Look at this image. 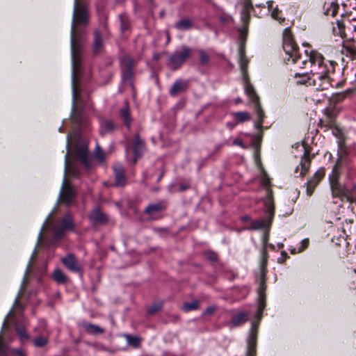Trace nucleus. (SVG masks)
Instances as JSON below:
<instances>
[{
  "mask_svg": "<svg viewBox=\"0 0 356 356\" xmlns=\"http://www.w3.org/2000/svg\"><path fill=\"white\" fill-rule=\"evenodd\" d=\"M88 23V19L83 9L73 13L71 26V54H72V121L81 125L83 122L82 112L76 111L75 103L79 101L80 95L78 92L77 82L79 80L81 72V61L83 57V47L79 40L78 26H86Z\"/></svg>",
  "mask_w": 356,
  "mask_h": 356,
  "instance_id": "obj_1",
  "label": "nucleus"
},
{
  "mask_svg": "<svg viewBox=\"0 0 356 356\" xmlns=\"http://www.w3.org/2000/svg\"><path fill=\"white\" fill-rule=\"evenodd\" d=\"M308 59L311 63V74L314 76V81L318 79L321 85L318 86L319 90H327L330 86H334V81L330 77V74L335 70L337 62L325 60L321 54L316 50H305Z\"/></svg>",
  "mask_w": 356,
  "mask_h": 356,
  "instance_id": "obj_2",
  "label": "nucleus"
},
{
  "mask_svg": "<svg viewBox=\"0 0 356 356\" xmlns=\"http://www.w3.org/2000/svg\"><path fill=\"white\" fill-rule=\"evenodd\" d=\"M65 159V177L60 188L59 199L66 205H70L73 202V200L76 196V191L67 182L65 175L69 173L72 177H78L79 172L74 165L69 164L68 153L66 154Z\"/></svg>",
  "mask_w": 356,
  "mask_h": 356,
  "instance_id": "obj_3",
  "label": "nucleus"
},
{
  "mask_svg": "<svg viewBox=\"0 0 356 356\" xmlns=\"http://www.w3.org/2000/svg\"><path fill=\"white\" fill-rule=\"evenodd\" d=\"M339 172L338 171L337 164L334 165L332 173L329 175V182L332 195L334 197H339L341 200H346L350 202V188H347L339 181Z\"/></svg>",
  "mask_w": 356,
  "mask_h": 356,
  "instance_id": "obj_4",
  "label": "nucleus"
},
{
  "mask_svg": "<svg viewBox=\"0 0 356 356\" xmlns=\"http://www.w3.org/2000/svg\"><path fill=\"white\" fill-rule=\"evenodd\" d=\"M191 49L184 45L181 46L168 57L167 66L173 71L179 69L191 56Z\"/></svg>",
  "mask_w": 356,
  "mask_h": 356,
  "instance_id": "obj_5",
  "label": "nucleus"
},
{
  "mask_svg": "<svg viewBox=\"0 0 356 356\" xmlns=\"http://www.w3.org/2000/svg\"><path fill=\"white\" fill-rule=\"evenodd\" d=\"M244 86L246 95L249 97L251 102L255 104V111L258 118V120L255 122V127L257 129H260L262 127L263 120L265 115L261 107V105L259 103V97L254 90V87L249 82L247 76L244 77Z\"/></svg>",
  "mask_w": 356,
  "mask_h": 356,
  "instance_id": "obj_6",
  "label": "nucleus"
},
{
  "mask_svg": "<svg viewBox=\"0 0 356 356\" xmlns=\"http://www.w3.org/2000/svg\"><path fill=\"white\" fill-rule=\"evenodd\" d=\"M282 47L286 54L291 58L293 63H296L300 58V53L289 28H286L284 30Z\"/></svg>",
  "mask_w": 356,
  "mask_h": 356,
  "instance_id": "obj_7",
  "label": "nucleus"
},
{
  "mask_svg": "<svg viewBox=\"0 0 356 356\" xmlns=\"http://www.w3.org/2000/svg\"><path fill=\"white\" fill-rule=\"evenodd\" d=\"M74 225L72 217L69 214L65 215L60 221V225L54 226V239L58 240L61 238L65 231H73Z\"/></svg>",
  "mask_w": 356,
  "mask_h": 356,
  "instance_id": "obj_8",
  "label": "nucleus"
},
{
  "mask_svg": "<svg viewBox=\"0 0 356 356\" xmlns=\"http://www.w3.org/2000/svg\"><path fill=\"white\" fill-rule=\"evenodd\" d=\"M122 77L124 81H130L134 75L133 69L135 60L129 56H124L120 59Z\"/></svg>",
  "mask_w": 356,
  "mask_h": 356,
  "instance_id": "obj_9",
  "label": "nucleus"
},
{
  "mask_svg": "<svg viewBox=\"0 0 356 356\" xmlns=\"http://www.w3.org/2000/svg\"><path fill=\"white\" fill-rule=\"evenodd\" d=\"M257 326L252 323L250 330L249 336L247 339L246 356H256L257 355Z\"/></svg>",
  "mask_w": 356,
  "mask_h": 356,
  "instance_id": "obj_10",
  "label": "nucleus"
},
{
  "mask_svg": "<svg viewBox=\"0 0 356 356\" xmlns=\"http://www.w3.org/2000/svg\"><path fill=\"white\" fill-rule=\"evenodd\" d=\"M63 264L70 271L74 273H82V266L72 254H67L61 259Z\"/></svg>",
  "mask_w": 356,
  "mask_h": 356,
  "instance_id": "obj_11",
  "label": "nucleus"
},
{
  "mask_svg": "<svg viewBox=\"0 0 356 356\" xmlns=\"http://www.w3.org/2000/svg\"><path fill=\"white\" fill-rule=\"evenodd\" d=\"M39 326L44 331V335L39 336L33 340V344L37 348H42L45 346L49 342V332L47 329V323L44 321L41 320L39 321Z\"/></svg>",
  "mask_w": 356,
  "mask_h": 356,
  "instance_id": "obj_12",
  "label": "nucleus"
},
{
  "mask_svg": "<svg viewBox=\"0 0 356 356\" xmlns=\"http://www.w3.org/2000/svg\"><path fill=\"white\" fill-rule=\"evenodd\" d=\"M265 291H266V284H265V280L264 275L262 276L259 287L258 289V294H259V308L257 314V316L259 318H261V314L263 312V310L266 307V302H265Z\"/></svg>",
  "mask_w": 356,
  "mask_h": 356,
  "instance_id": "obj_13",
  "label": "nucleus"
},
{
  "mask_svg": "<svg viewBox=\"0 0 356 356\" xmlns=\"http://www.w3.org/2000/svg\"><path fill=\"white\" fill-rule=\"evenodd\" d=\"M311 165V159L309 158V153L305 152L301 157L300 164L296 168L295 172L298 173L300 170V176H305L309 170Z\"/></svg>",
  "mask_w": 356,
  "mask_h": 356,
  "instance_id": "obj_14",
  "label": "nucleus"
},
{
  "mask_svg": "<svg viewBox=\"0 0 356 356\" xmlns=\"http://www.w3.org/2000/svg\"><path fill=\"white\" fill-rule=\"evenodd\" d=\"M295 77H298L299 79L297 81L298 83L300 84H306L307 86H313L316 87V90L318 89V86L321 85V81L318 79H316L314 81V76H313L311 73H305V74H296Z\"/></svg>",
  "mask_w": 356,
  "mask_h": 356,
  "instance_id": "obj_15",
  "label": "nucleus"
},
{
  "mask_svg": "<svg viewBox=\"0 0 356 356\" xmlns=\"http://www.w3.org/2000/svg\"><path fill=\"white\" fill-rule=\"evenodd\" d=\"M264 202L267 216L268 218H273L275 213V207L273 197V191L270 188H267L266 196Z\"/></svg>",
  "mask_w": 356,
  "mask_h": 356,
  "instance_id": "obj_16",
  "label": "nucleus"
},
{
  "mask_svg": "<svg viewBox=\"0 0 356 356\" xmlns=\"http://www.w3.org/2000/svg\"><path fill=\"white\" fill-rule=\"evenodd\" d=\"M166 205L164 202L160 201L156 203L149 204L145 209V213L150 216L152 219H156L154 217L161 211L164 210Z\"/></svg>",
  "mask_w": 356,
  "mask_h": 356,
  "instance_id": "obj_17",
  "label": "nucleus"
},
{
  "mask_svg": "<svg viewBox=\"0 0 356 356\" xmlns=\"http://www.w3.org/2000/svg\"><path fill=\"white\" fill-rule=\"evenodd\" d=\"M90 221L95 225H103L108 221L107 216L98 208L93 209L89 215Z\"/></svg>",
  "mask_w": 356,
  "mask_h": 356,
  "instance_id": "obj_18",
  "label": "nucleus"
},
{
  "mask_svg": "<svg viewBox=\"0 0 356 356\" xmlns=\"http://www.w3.org/2000/svg\"><path fill=\"white\" fill-rule=\"evenodd\" d=\"M76 156L81 161L84 167L88 170L91 166V161L88 156V152L86 147H82L76 149Z\"/></svg>",
  "mask_w": 356,
  "mask_h": 356,
  "instance_id": "obj_19",
  "label": "nucleus"
},
{
  "mask_svg": "<svg viewBox=\"0 0 356 356\" xmlns=\"http://www.w3.org/2000/svg\"><path fill=\"white\" fill-rule=\"evenodd\" d=\"M188 87V82L181 79L177 80L170 90V95L176 97L180 92H184Z\"/></svg>",
  "mask_w": 356,
  "mask_h": 356,
  "instance_id": "obj_20",
  "label": "nucleus"
},
{
  "mask_svg": "<svg viewBox=\"0 0 356 356\" xmlns=\"http://www.w3.org/2000/svg\"><path fill=\"white\" fill-rule=\"evenodd\" d=\"M115 183L117 186H124L126 184L124 168L122 165L116 164L113 167Z\"/></svg>",
  "mask_w": 356,
  "mask_h": 356,
  "instance_id": "obj_21",
  "label": "nucleus"
},
{
  "mask_svg": "<svg viewBox=\"0 0 356 356\" xmlns=\"http://www.w3.org/2000/svg\"><path fill=\"white\" fill-rule=\"evenodd\" d=\"M144 148L145 146L143 140L140 138L138 134H136L133 143L134 162H136V160L140 156L144 150Z\"/></svg>",
  "mask_w": 356,
  "mask_h": 356,
  "instance_id": "obj_22",
  "label": "nucleus"
},
{
  "mask_svg": "<svg viewBox=\"0 0 356 356\" xmlns=\"http://www.w3.org/2000/svg\"><path fill=\"white\" fill-rule=\"evenodd\" d=\"M92 48L93 52L95 54L102 52L104 48V42L102 35L98 29H96L94 32V42Z\"/></svg>",
  "mask_w": 356,
  "mask_h": 356,
  "instance_id": "obj_23",
  "label": "nucleus"
},
{
  "mask_svg": "<svg viewBox=\"0 0 356 356\" xmlns=\"http://www.w3.org/2000/svg\"><path fill=\"white\" fill-rule=\"evenodd\" d=\"M120 115L123 120L124 125L128 129H130L132 123V118L130 115L129 108L126 103L123 107L120 109Z\"/></svg>",
  "mask_w": 356,
  "mask_h": 356,
  "instance_id": "obj_24",
  "label": "nucleus"
},
{
  "mask_svg": "<svg viewBox=\"0 0 356 356\" xmlns=\"http://www.w3.org/2000/svg\"><path fill=\"white\" fill-rule=\"evenodd\" d=\"M273 218H268L267 216L266 218H261L257 220H254L251 222V226L248 227V229L256 230V229H261L266 227H268L272 221Z\"/></svg>",
  "mask_w": 356,
  "mask_h": 356,
  "instance_id": "obj_25",
  "label": "nucleus"
},
{
  "mask_svg": "<svg viewBox=\"0 0 356 356\" xmlns=\"http://www.w3.org/2000/svg\"><path fill=\"white\" fill-rule=\"evenodd\" d=\"M81 325L85 330L90 334H101L104 332V329L102 328L99 325H94L86 321H83L81 323Z\"/></svg>",
  "mask_w": 356,
  "mask_h": 356,
  "instance_id": "obj_26",
  "label": "nucleus"
},
{
  "mask_svg": "<svg viewBox=\"0 0 356 356\" xmlns=\"http://www.w3.org/2000/svg\"><path fill=\"white\" fill-rule=\"evenodd\" d=\"M239 54V65L241 67V70L243 74V76H247V68L248 65V60L245 55V49L243 46H241L238 49Z\"/></svg>",
  "mask_w": 356,
  "mask_h": 356,
  "instance_id": "obj_27",
  "label": "nucleus"
},
{
  "mask_svg": "<svg viewBox=\"0 0 356 356\" xmlns=\"http://www.w3.org/2000/svg\"><path fill=\"white\" fill-rule=\"evenodd\" d=\"M193 25L194 23L193 20L191 18L186 17L178 21L175 24V27L179 31H186L192 29Z\"/></svg>",
  "mask_w": 356,
  "mask_h": 356,
  "instance_id": "obj_28",
  "label": "nucleus"
},
{
  "mask_svg": "<svg viewBox=\"0 0 356 356\" xmlns=\"http://www.w3.org/2000/svg\"><path fill=\"white\" fill-rule=\"evenodd\" d=\"M115 128V124L112 120L103 121L100 124L99 133L102 136L111 133Z\"/></svg>",
  "mask_w": 356,
  "mask_h": 356,
  "instance_id": "obj_29",
  "label": "nucleus"
},
{
  "mask_svg": "<svg viewBox=\"0 0 356 356\" xmlns=\"http://www.w3.org/2000/svg\"><path fill=\"white\" fill-rule=\"evenodd\" d=\"M248 321V314L247 312H239L237 314L233 316L232 319V323L234 326H238L241 323H244Z\"/></svg>",
  "mask_w": 356,
  "mask_h": 356,
  "instance_id": "obj_30",
  "label": "nucleus"
},
{
  "mask_svg": "<svg viewBox=\"0 0 356 356\" xmlns=\"http://www.w3.org/2000/svg\"><path fill=\"white\" fill-rule=\"evenodd\" d=\"M341 54L351 60H355L356 58V48L353 45H343Z\"/></svg>",
  "mask_w": 356,
  "mask_h": 356,
  "instance_id": "obj_31",
  "label": "nucleus"
},
{
  "mask_svg": "<svg viewBox=\"0 0 356 356\" xmlns=\"http://www.w3.org/2000/svg\"><path fill=\"white\" fill-rule=\"evenodd\" d=\"M52 277L58 284H65L67 281V277L58 268L54 270Z\"/></svg>",
  "mask_w": 356,
  "mask_h": 356,
  "instance_id": "obj_32",
  "label": "nucleus"
},
{
  "mask_svg": "<svg viewBox=\"0 0 356 356\" xmlns=\"http://www.w3.org/2000/svg\"><path fill=\"white\" fill-rule=\"evenodd\" d=\"M123 337L126 339L127 344L134 348H138L140 345L141 339L137 336H132L129 334H124Z\"/></svg>",
  "mask_w": 356,
  "mask_h": 356,
  "instance_id": "obj_33",
  "label": "nucleus"
},
{
  "mask_svg": "<svg viewBox=\"0 0 356 356\" xmlns=\"http://www.w3.org/2000/svg\"><path fill=\"white\" fill-rule=\"evenodd\" d=\"M233 116L238 123H243L251 119L250 115L246 111L234 113Z\"/></svg>",
  "mask_w": 356,
  "mask_h": 356,
  "instance_id": "obj_34",
  "label": "nucleus"
},
{
  "mask_svg": "<svg viewBox=\"0 0 356 356\" xmlns=\"http://www.w3.org/2000/svg\"><path fill=\"white\" fill-rule=\"evenodd\" d=\"M200 302L197 300H194L190 302H184L181 306V309L184 312H190L198 309Z\"/></svg>",
  "mask_w": 356,
  "mask_h": 356,
  "instance_id": "obj_35",
  "label": "nucleus"
},
{
  "mask_svg": "<svg viewBox=\"0 0 356 356\" xmlns=\"http://www.w3.org/2000/svg\"><path fill=\"white\" fill-rule=\"evenodd\" d=\"M318 183H319L318 181L313 179L312 178H311L310 179H309L307 181V182L305 184H306V193L308 196H311L313 194L314 189L316 187V186L318 184Z\"/></svg>",
  "mask_w": 356,
  "mask_h": 356,
  "instance_id": "obj_36",
  "label": "nucleus"
},
{
  "mask_svg": "<svg viewBox=\"0 0 356 356\" xmlns=\"http://www.w3.org/2000/svg\"><path fill=\"white\" fill-rule=\"evenodd\" d=\"M15 330L19 336L20 341L22 343H24L25 341L29 339V336L27 334L26 330L24 327L17 325L15 327Z\"/></svg>",
  "mask_w": 356,
  "mask_h": 356,
  "instance_id": "obj_37",
  "label": "nucleus"
},
{
  "mask_svg": "<svg viewBox=\"0 0 356 356\" xmlns=\"http://www.w3.org/2000/svg\"><path fill=\"white\" fill-rule=\"evenodd\" d=\"M75 8H77V11H79V12L81 9H83L86 11L87 19H88L89 14H88V8H87V6L82 2V0H74L73 13L75 11Z\"/></svg>",
  "mask_w": 356,
  "mask_h": 356,
  "instance_id": "obj_38",
  "label": "nucleus"
},
{
  "mask_svg": "<svg viewBox=\"0 0 356 356\" xmlns=\"http://www.w3.org/2000/svg\"><path fill=\"white\" fill-rule=\"evenodd\" d=\"M120 19L121 23V30L124 32L129 29V21L128 17L124 14L120 15Z\"/></svg>",
  "mask_w": 356,
  "mask_h": 356,
  "instance_id": "obj_39",
  "label": "nucleus"
},
{
  "mask_svg": "<svg viewBox=\"0 0 356 356\" xmlns=\"http://www.w3.org/2000/svg\"><path fill=\"white\" fill-rule=\"evenodd\" d=\"M200 62L203 65H207L209 62V54L202 49L199 50Z\"/></svg>",
  "mask_w": 356,
  "mask_h": 356,
  "instance_id": "obj_40",
  "label": "nucleus"
},
{
  "mask_svg": "<svg viewBox=\"0 0 356 356\" xmlns=\"http://www.w3.org/2000/svg\"><path fill=\"white\" fill-rule=\"evenodd\" d=\"M338 5L334 3H331L330 7L326 8L325 11V14L326 15H331L332 17L335 16L338 11Z\"/></svg>",
  "mask_w": 356,
  "mask_h": 356,
  "instance_id": "obj_41",
  "label": "nucleus"
},
{
  "mask_svg": "<svg viewBox=\"0 0 356 356\" xmlns=\"http://www.w3.org/2000/svg\"><path fill=\"white\" fill-rule=\"evenodd\" d=\"M325 175V170L324 168H320L312 177L313 179L320 182Z\"/></svg>",
  "mask_w": 356,
  "mask_h": 356,
  "instance_id": "obj_42",
  "label": "nucleus"
},
{
  "mask_svg": "<svg viewBox=\"0 0 356 356\" xmlns=\"http://www.w3.org/2000/svg\"><path fill=\"white\" fill-rule=\"evenodd\" d=\"M162 307V303L159 302L153 305L148 309V313L150 314H154L157 312H159Z\"/></svg>",
  "mask_w": 356,
  "mask_h": 356,
  "instance_id": "obj_43",
  "label": "nucleus"
},
{
  "mask_svg": "<svg viewBox=\"0 0 356 356\" xmlns=\"http://www.w3.org/2000/svg\"><path fill=\"white\" fill-rule=\"evenodd\" d=\"M95 157L100 162H103L104 161V154L99 146L96 148Z\"/></svg>",
  "mask_w": 356,
  "mask_h": 356,
  "instance_id": "obj_44",
  "label": "nucleus"
},
{
  "mask_svg": "<svg viewBox=\"0 0 356 356\" xmlns=\"http://www.w3.org/2000/svg\"><path fill=\"white\" fill-rule=\"evenodd\" d=\"M350 203H356V184L350 188V196L349 195Z\"/></svg>",
  "mask_w": 356,
  "mask_h": 356,
  "instance_id": "obj_45",
  "label": "nucleus"
},
{
  "mask_svg": "<svg viewBox=\"0 0 356 356\" xmlns=\"http://www.w3.org/2000/svg\"><path fill=\"white\" fill-rule=\"evenodd\" d=\"M219 20L222 24H225L231 23L233 19L230 15L222 14L219 17Z\"/></svg>",
  "mask_w": 356,
  "mask_h": 356,
  "instance_id": "obj_46",
  "label": "nucleus"
},
{
  "mask_svg": "<svg viewBox=\"0 0 356 356\" xmlns=\"http://www.w3.org/2000/svg\"><path fill=\"white\" fill-rule=\"evenodd\" d=\"M205 256L208 259L212 261H216L218 259L217 254L213 252H206Z\"/></svg>",
  "mask_w": 356,
  "mask_h": 356,
  "instance_id": "obj_47",
  "label": "nucleus"
},
{
  "mask_svg": "<svg viewBox=\"0 0 356 356\" xmlns=\"http://www.w3.org/2000/svg\"><path fill=\"white\" fill-rule=\"evenodd\" d=\"M261 182H262V184L266 187V189L268 187V186L270 185V179L269 177L267 176L266 173L265 172H264L263 173V176H262V178H261Z\"/></svg>",
  "mask_w": 356,
  "mask_h": 356,
  "instance_id": "obj_48",
  "label": "nucleus"
},
{
  "mask_svg": "<svg viewBox=\"0 0 356 356\" xmlns=\"http://www.w3.org/2000/svg\"><path fill=\"white\" fill-rule=\"evenodd\" d=\"M250 17V11L246 10H243L241 12V19L243 22H247Z\"/></svg>",
  "mask_w": 356,
  "mask_h": 356,
  "instance_id": "obj_49",
  "label": "nucleus"
},
{
  "mask_svg": "<svg viewBox=\"0 0 356 356\" xmlns=\"http://www.w3.org/2000/svg\"><path fill=\"white\" fill-rule=\"evenodd\" d=\"M10 352L14 353L17 356H26L22 348H13L10 350Z\"/></svg>",
  "mask_w": 356,
  "mask_h": 356,
  "instance_id": "obj_50",
  "label": "nucleus"
},
{
  "mask_svg": "<svg viewBox=\"0 0 356 356\" xmlns=\"http://www.w3.org/2000/svg\"><path fill=\"white\" fill-rule=\"evenodd\" d=\"M252 5L250 0H244L243 10H248L250 12V10L252 9Z\"/></svg>",
  "mask_w": 356,
  "mask_h": 356,
  "instance_id": "obj_51",
  "label": "nucleus"
},
{
  "mask_svg": "<svg viewBox=\"0 0 356 356\" xmlns=\"http://www.w3.org/2000/svg\"><path fill=\"white\" fill-rule=\"evenodd\" d=\"M215 310H216V307L214 306L208 307L204 312L203 315L204 316L211 315L214 312Z\"/></svg>",
  "mask_w": 356,
  "mask_h": 356,
  "instance_id": "obj_52",
  "label": "nucleus"
},
{
  "mask_svg": "<svg viewBox=\"0 0 356 356\" xmlns=\"http://www.w3.org/2000/svg\"><path fill=\"white\" fill-rule=\"evenodd\" d=\"M278 14H279V10L277 8H275L272 11L271 16L273 18H274L275 19L283 21L284 19H281L280 17H279Z\"/></svg>",
  "mask_w": 356,
  "mask_h": 356,
  "instance_id": "obj_53",
  "label": "nucleus"
},
{
  "mask_svg": "<svg viewBox=\"0 0 356 356\" xmlns=\"http://www.w3.org/2000/svg\"><path fill=\"white\" fill-rule=\"evenodd\" d=\"M232 144L234 145H238V146H240V147H243V141L240 138H235L233 140Z\"/></svg>",
  "mask_w": 356,
  "mask_h": 356,
  "instance_id": "obj_54",
  "label": "nucleus"
},
{
  "mask_svg": "<svg viewBox=\"0 0 356 356\" xmlns=\"http://www.w3.org/2000/svg\"><path fill=\"white\" fill-rule=\"evenodd\" d=\"M286 257H287V254L284 251L282 252V257L278 258V262L283 263Z\"/></svg>",
  "mask_w": 356,
  "mask_h": 356,
  "instance_id": "obj_55",
  "label": "nucleus"
},
{
  "mask_svg": "<svg viewBox=\"0 0 356 356\" xmlns=\"http://www.w3.org/2000/svg\"><path fill=\"white\" fill-rule=\"evenodd\" d=\"M302 249L300 250H303L305 248L307 247V245H309V240L308 239H304L303 241H302Z\"/></svg>",
  "mask_w": 356,
  "mask_h": 356,
  "instance_id": "obj_56",
  "label": "nucleus"
},
{
  "mask_svg": "<svg viewBox=\"0 0 356 356\" xmlns=\"http://www.w3.org/2000/svg\"><path fill=\"white\" fill-rule=\"evenodd\" d=\"M267 252L265 247L262 249V254H263V263L266 261V256Z\"/></svg>",
  "mask_w": 356,
  "mask_h": 356,
  "instance_id": "obj_57",
  "label": "nucleus"
},
{
  "mask_svg": "<svg viewBox=\"0 0 356 356\" xmlns=\"http://www.w3.org/2000/svg\"><path fill=\"white\" fill-rule=\"evenodd\" d=\"M241 220L243 221V222H248V221H250V218L248 216H243L241 218Z\"/></svg>",
  "mask_w": 356,
  "mask_h": 356,
  "instance_id": "obj_58",
  "label": "nucleus"
},
{
  "mask_svg": "<svg viewBox=\"0 0 356 356\" xmlns=\"http://www.w3.org/2000/svg\"><path fill=\"white\" fill-rule=\"evenodd\" d=\"M19 295L17 296V297L16 298L15 300V302H14V306H18L19 305Z\"/></svg>",
  "mask_w": 356,
  "mask_h": 356,
  "instance_id": "obj_59",
  "label": "nucleus"
},
{
  "mask_svg": "<svg viewBox=\"0 0 356 356\" xmlns=\"http://www.w3.org/2000/svg\"><path fill=\"white\" fill-rule=\"evenodd\" d=\"M343 82L341 81V82H337L336 84H335V87L336 88H341L343 86Z\"/></svg>",
  "mask_w": 356,
  "mask_h": 356,
  "instance_id": "obj_60",
  "label": "nucleus"
},
{
  "mask_svg": "<svg viewBox=\"0 0 356 356\" xmlns=\"http://www.w3.org/2000/svg\"><path fill=\"white\" fill-rule=\"evenodd\" d=\"M187 188H188V186H186V185H181L180 186V191H185Z\"/></svg>",
  "mask_w": 356,
  "mask_h": 356,
  "instance_id": "obj_61",
  "label": "nucleus"
},
{
  "mask_svg": "<svg viewBox=\"0 0 356 356\" xmlns=\"http://www.w3.org/2000/svg\"><path fill=\"white\" fill-rule=\"evenodd\" d=\"M159 56L158 54H155L154 56V60H159Z\"/></svg>",
  "mask_w": 356,
  "mask_h": 356,
  "instance_id": "obj_62",
  "label": "nucleus"
},
{
  "mask_svg": "<svg viewBox=\"0 0 356 356\" xmlns=\"http://www.w3.org/2000/svg\"><path fill=\"white\" fill-rule=\"evenodd\" d=\"M268 234H266V235L264 236V243H266V241L268 240Z\"/></svg>",
  "mask_w": 356,
  "mask_h": 356,
  "instance_id": "obj_63",
  "label": "nucleus"
},
{
  "mask_svg": "<svg viewBox=\"0 0 356 356\" xmlns=\"http://www.w3.org/2000/svg\"><path fill=\"white\" fill-rule=\"evenodd\" d=\"M42 231H43V228L41 229V231H40V232L39 234L38 240H40L41 238V237H42Z\"/></svg>",
  "mask_w": 356,
  "mask_h": 356,
  "instance_id": "obj_64",
  "label": "nucleus"
}]
</instances>
